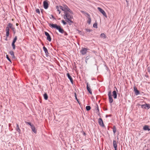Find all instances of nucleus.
Instances as JSON below:
<instances>
[{
  "label": "nucleus",
  "mask_w": 150,
  "mask_h": 150,
  "mask_svg": "<svg viewBox=\"0 0 150 150\" xmlns=\"http://www.w3.org/2000/svg\"><path fill=\"white\" fill-rule=\"evenodd\" d=\"M26 123L28 124V125H29L31 127L33 125H31L30 122H26Z\"/></svg>",
  "instance_id": "36"
},
{
  "label": "nucleus",
  "mask_w": 150,
  "mask_h": 150,
  "mask_svg": "<svg viewBox=\"0 0 150 150\" xmlns=\"http://www.w3.org/2000/svg\"><path fill=\"white\" fill-rule=\"evenodd\" d=\"M17 40V36H15L13 40V41L12 42L15 43V42Z\"/></svg>",
  "instance_id": "28"
},
{
  "label": "nucleus",
  "mask_w": 150,
  "mask_h": 150,
  "mask_svg": "<svg viewBox=\"0 0 150 150\" xmlns=\"http://www.w3.org/2000/svg\"><path fill=\"white\" fill-rule=\"evenodd\" d=\"M67 76L68 78L69 79L71 82L73 83V79L71 76L70 75L69 73L67 74Z\"/></svg>",
  "instance_id": "15"
},
{
  "label": "nucleus",
  "mask_w": 150,
  "mask_h": 150,
  "mask_svg": "<svg viewBox=\"0 0 150 150\" xmlns=\"http://www.w3.org/2000/svg\"><path fill=\"white\" fill-rule=\"evenodd\" d=\"M16 25L17 26L18 25V23L16 24Z\"/></svg>",
  "instance_id": "39"
},
{
  "label": "nucleus",
  "mask_w": 150,
  "mask_h": 150,
  "mask_svg": "<svg viewBox=\"0 0 150 150\" xmlns=\"http://www.w3.org/2000/svg\"><path fill=\"white\" fill-rule=\"evenodd\" d=\"M60 9H61L62 11H64V13H65V10H64V9L63 7V6H60Z\"/></svg>",
  "instance_id": "31"
},
{
  "label": "nucleus",
  "mask_w": 150,
  "mask_h": 150,
  "mask_svg": "<svg viewBox=\"0 0 150 150\" xmlns=\"http://www.w3.org/2000/svg\"><path fill=\"white\" fill-rule=\"evenodd\" d=\"M86 31H89V32L90 31V30H86Z\"/></svg>",
  "instance_id": "38"
},
{
  "label": "nucleus",
  "mask_w": 150,
  "mask_h": 150,
  "mask_svg": "<svg viewBox=\"0 0 150 150\" xmlns=\"http://www.w3.org/2000/svg\"><path fill=\"white\" fill-rule=\"evenodd\" d=\"M35 11L37 13H38L39 14L40 13V10L39 9H36L35 10Z\"/></svg>",
  "instance_id": "32"
},
{
  "label": "nucleus",
  "mask_w": 150,
  "mask_h": 150,
  "mask_svg": "<svg viewBox=\"0 0 150 150\" xmlns=\"http://www.w3.org/2000/svg\"><path fill=\"white\" fill-rule=\"evenodd\" d=\"M98 9L99 11L106 18L107 17V16L105 11L100 7H98Z\"/></svg>",
  "instance_id": "3"
},
{
  "label": "nucleus",
  "mask_w": 150,
  "mask_h": 150,
  "mask_svg": "<svg viewBox=\"0 0 150 150\" xmlns=\"http://www.w3.org/2000/svg\"><path fill=\"white\" fill-rule=\"evenodd\" d=\"M16 130L19 133H20L21 132V130L19 128L18 125L17 124L16 125Z\"/></svg>",
  "instance_id": "21"
},
{
  "label": "nucleus",
  "mask_w": 150,
  "mask_h": 150,
  "mask_svg": "<svg viewBox=\"0 0 150 150\" xmlns=\"http://www.w3.org/2000/svg\"><path fill=\"white\" fill-rule=\"evenodd\" d=\"M43 49L44 50V51L45 52V53H46V52H47V49L45 47H43Z\"/></svg>",
  "instance_id": "29"
},
{
  "label": "nucleus",
  "mask_w": 150,
  "mask_h": 150,
  "mask_svg": "<svg viewBox=\"0 0 150 150\" xmlns=\"http://www.w3.org/2000/svg\"><path fill=\"white\" fill-rule=\"evenodd\" d=\"M98 122L99 125L102 126H104V125L103 121L101 118H99L98 120Z\"/></svg>",
  "instance_id": "11"
},
{
  "label": "nucleus",
  "mask_w": 150,
  "mask_h": 150,
  "mask_svg": "<svg viewBox=\"0 0 150 150\" xmlns=\"http://www.w3.org/2000/svg\"><path fill=\"white\" fill-rule=\"evenodd\" d=\"M87 90L88 91L90 94H92L91 91L90 89V88L88 86V83H87Z\"/></svg>",
  "instance_id": "13"
},
{
  "label": "nucleus",
  "mask_w": 150,
  "mask_h": 150,
  "mask_svg": "<svg viewBox=\"0 0 150 150\" xmlns=\"http://www.w3.org/2000/svg\"><path fill=\"white\" fill-rule=\"evenodd\" d=\"M49 25L52 28L56 29L62 33H63L64 32L63 30L61 28L60 26L57 25L56 24H49Z\"/></svg>",
  "instance_id": "2"
},
{
  "label": "nucleus",
  "mask_w": 150,
  "mask_h": 150,
  "mask_svg": "<svg viewBox=\"0 0 150 150\" xmlns=\"http://www.w3.org/2000/svg\"><path fill=\"white\" fill-rule=\"evenodd\" d=\"M62 23H63V24L64 25H66V24H67V23L66 22H65L63 20H62Z\"/></svg>",
  "instance_id": "35"
},
{
  "label": "nucleus",
  "mask_w": 150,
  "mask_h": 150,
  "mask_svg": "<svg viewBox=\"0 0 150 150\" xmlns=\"http://www.w3.org/2000/svg\"><path fill=\"white\" fill-rule=\"evenodd\" d=\"M142 108H144V109H146L147 108L149 109L150 108V104H145L142 105H141Z\"/></svg>",
  "instance_id": "6"
},
{
  "label": "nucleus",
  "mask_w": 150,
  "mask_h": 150,
  "mask_svg": "<svg viewBox=\"0 0 150 150\" xmlns=\"http://www.w3.org/2000/svg\"><path fill=\"white\" fill-rule=\"evenodd\" d=\"M31 128L32 131L33 132H34L35 133H36V130L35 129V127L34 126V125H33V126H32L31 127Z\"/></svg>",
  "instance_id": "22"
},
{
  "label": "nucleus",
  "mask_w": 150,
  "mask_h": 150,
  "mask_svg": "<svg viewBox=\"0 0 150 150\" xmlns=\"http://www.w3.org/2000/svg\"><path fill=\"white\" fill-rule=\"evenodd\" d=\"M86 108L87 110L88 111L91 109V108L90 106H87L86 107Z\"/></svg>",
  "instance_id": "27"
},
{
  "label": "nucleus",
  "mask_w": 150,
  "mask_h": 150,
  "mask_svg": "<svg viewBox=\"0 0 150 150\" xmlns=\"http://www.w3.org/2000/svg\"><path fill=\"white\" fill-rule=\"evenodd\" d=\"M113 144L114 148H115V150L117 149V144L115 140H114L113 141Z\"/></svg>",
  "instance_id": "17"
},
{
  "label": "nucleus",
  "mask_w": 150,
  "mask_h": 150,
  "mask_svg": "<svg viewBox=\"0 0 150 150\" xmlns=\"http://www.w3.org/2000/svg\"><path fill=\"white\" fill-rule=\"evenodd\" d=\"M45 35L47 36V40L49 42H50L51 40V39L49 34L46 32H45Z\"/></svg>",
  "instance_id": "4"
},
{
  "label": "nucleus",
  "mask_w": 150,
  "mask_h": 150,
  "mask_svg": "<svg viewBox=\"0 0 150 150\" xmlns=\"http://www.w3.org/2000/svg\"><path fill=\"white\" fill-rule=\"evenodd\" d=\"M87 49L85 48H83L81 51V52L83 55H84L86 53Z\"/></svg>",
  "instance_id": "7"
},
{
  "label": "nucleus",
  "mask_w": 150,
  "mask_h": 150,
  "mask_svg": "<svg viewBox=\"0 0 150 150\" xmlns=\"http://www.w3.org/2000/svg\"><path fill=\"white\" fill-rule=\"evenodd\" d=\"M43 6L45 9H47L48 7V4L47 1H45L43 2Z\"/></svg>",
  "instance_id": "8"
},
{
  "label": "nucleus",
  "mask_w": 150,
  "mask_h": 150,
  "mask_svg": "<svg viewBox=\"0 0 150 150\" xmlns=\"http://www.w3.org/2000/svg\"><path fill=\"white\" fill-rule=\"evenodd\" d=\"M100 37L102 38H106V36L104 33H102L100 35Z\"/></svg>",
  "instance_id": "25"
},
{
  "label": "nucleus",
  "mask_w": 150,
  "mask_h": 150,
  "mask_svg": "<svg viewBox=\"0 0 150 150\" xmlns=\"http://www.w3.org/2000/svg\"><path fill=\"white\" fill-rule=\"evenodd\" d=\"M108 96L109 98V102L110 103H111L112 102L113 100L112 97L111 92L110 91L109 92Z\"/></svg>",
  "instance_id": "5"
},
{
  "label": "nucleus",
  "mask_w": 150,
  "mask_h": 150,
  "mask_svg": "<svg viewBox=\"0 0 150 150\" xmlns=\"http://www.w3.org/2000/svg\"><path fill=\"white\" fill-rule=\"evenodd\" d=\"M63 7L65 10V12L67 11H69L70 9L68 8V6L66 5H63Z\"/></svg>",
  "instance_id": "12"
},
{
  "label": "nucleus",
  "mask_w": 150,
  "mask_h": 150,
  "mask_svg": "<svg viewBox=\"0 0 150 150\" xmlns=\"http://www.w3.org/2000/svg\"><path fill=\"white\" fill-rule=\"evenodd\" d=\"M12 47H13V49H15V43L12 42Z\"/></svg>",
  "instance_id": "34"
},
{
  "label": "nucleus",
  "mask_w": 150,
  "mask_h": 150,
  "mask_svg": "<svg viewBox=\"0 0 150 150\" xmlns=\"http://www.w3.org/2000/svg\"><path fill=\"white\" fill-rule=\"evenodd\" d=\"M9 53L11 54V57L13 58H15V56L14 55V53L12 51H11L9 52Z\"/></svg>",
  "instance_id": "20"
},
{
  "label": "nucleus",
  "mask_w": 150,
  "mask_h": 150,
  "mask_svg": "<svg viewBox=\"0 0 150 150\" xmlns=\"http://www.w3.org/2000/svg\"><path fill=\"white\" fill-rule=\"evenodd\" d=\"M113 129V132L114 134H115L116 131V129L115 126H114Z\"/></svg>",
  "instance_id": "33"
},
{
  "label": "nucleus",
  "mask_w": 150,
  "mask_h": 150,
  "mask_svg": "<svg viewBox=\"0 0 150 150\" xmlns=\"http://www.w3.org/2000/svg\"><path fill=\"white\" fill-rule=\"evenodd\" d=\"M6 35L8 37L9 34V30L8 28V27H6Z\"/></svg>",
  "instance_id": "19"
},
{
  "label": "nucleus",
  "mask_w": 150,
  "mask_h": 150,
  "mask_svg": "<svg viewBox=\"0 0 150 150\" xmlns=\"http://www.w3.org/2000/svg\"><path fill=\"white\" fill-rule=\"evenodd\" d=\"M113 96L114 99H116L117 98V95L116 91H114L112 92Z\"/></svg>",
  "instance_id": "18"
},
{
  "label": "nucleus",
  "mask_w": 150,
  "mask_h": 150,
  "mask_svg": "<svg viewBox=\"0 0 150 150\" xmlns=\"http://www.w3.org/2000/svg\"><path fill=\"white\" fill-rule=\"evenodd\" d=\"M134 92L136 95H137L139 94V92L138 90H137V89L136 88L135 86L134 87Z\"/></svg>",
  "instance_id": "10"
},
{
  "label": "nucleus",
  "mask_w": 150,
  "mask_h": 150,
  "mask_svg": "<svg viewBox=\"0 0 150 150\" xmlns=\"http://www.w3.org/2000/svg\"><path fill=\"white\" fill-rule=\"evenodd\" d=\"M86 14L88 16V23L89 24H90L91 22V18L90 15L88 13H86Z\"/></svg>",
  "instance_id": "14"
},
{
  "label": "nucleus",
  "mask_w": 150,
  "mask_h": 150,
  "mask_svg": "<svg viewBox=\"0 0 150 150\" xmlns=\"http://www.w3.org/2000/svg\"><path fill=\"white\" fill-rule=\"evenodd\" d=\"M75 94V98H76V99L77 100V101L78 102V103H79V100H78L77 98L76 97V93Z\"/></svg>",
  "instance_id": "37"
},
{
  "label": "nucleus",
  "mask_w": 150,
  "mask_h": 150,
  "mask_svg": "<svg viewBox=\"0 0 150 150\" xmlns=\"http://www.w3.org/2000/svg\"><path fill=\"white\" fill-rule=\"evenodd\" d=\"M60 6H56V9L57 11H58L59 12V14H60V13L61 12L59 10L60 9Z\"/></svg>",
  "instance_id": "24"
},
{
  "label": "nucleus",
  "mask_w": 150,
  "mask_h": 150,
  "mask_svg": "<svg viewBox=\"0 0 150 150\" xmlns=\"http://www.w3.org/2000/svg\"><path fill=\"white\" fill-rule=\"evenodd\" d=\"M93 27L95 28H97L98 26H97V23L96 22L95 23L93 24Z\"/></svg>",
  "instance_id": "26"
},
{
  "label": "nucleus",
  "mask_w": 150,
  "mask_h": 150,
  "mask_svg": "<svg viewBox=\"0 0 150 150\" xmlns=\"http://www.w3.org/2000/svg\"><path fill=\"white\" fill-rule=\"evenodd\" d=\"M43 97L44 98L45 100H47L48 99V96L47 94L45 93L43 95Z\"/></svg>",
  "instance_id": "23"
},
{
  "label": "nucleus",
  "mask_w": 150,
  "mask_h": 150,
  "mask_svg": "<svg viewBox=\"0 0 150 150\" xmlns=\"http://www.w3.org/2000/svg\"><path fill=\"white\" fill-rule=\"evenodd\" d=\"M6 57L7 59H8V60L11 63V60L9 58V57H8V55H6Z\"/></svg>",
  "instance_id": "30"
},
{
  "label": "nucleus",
  "mask_w": 150,
  "mask_h": 150,
  "mask_svg": "<svg viewBox=\"0 0 150 150\" xmlns=\"http://www.w3.org/2000/svg\"><path fill=\"white\" fill-rule=\"evenodd\" d=\"M143 129L144 130H148L149 131L150 130V129L149 128V127L147 125H145L144 126Z\"/></svg>",
  "instance_id": "16"
},
{
  "label": "nucleus",
  "mask_w": 150,
  "mask_h": 150,
  "mask_svg": "<svg viewBox=\"0 0 150 150\" xmlns=\"http://www.w3.org/2000/svg\"><path fill=\"white\" fill-rule=\"evenodd\" d=\"M8 26L9 27L11 28L12 30L13 31L14 33L15 34V28L13 27V25L11 23H9L8 24Z\"/></svg>",
  "instance_id": "9"
},
{
  "label": "nucleus",
  "mask_w": 150,
  "mask_h": 150,
  "mask_svg": "<svg viewBox=\"0 0 150 150\" xmlns=\"http://www.w3.org/2000/svg\"><path fill=\"white\" fill-rule=\"evenodd\" d=\"M64 13V18L66 21H67L68 23H73V22L71 20L73 18L72 12L70 10L69 11L65 12Z\"/></svg>",
  "instance_id": "1"
}]
</instances>
